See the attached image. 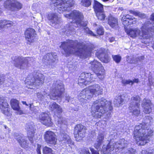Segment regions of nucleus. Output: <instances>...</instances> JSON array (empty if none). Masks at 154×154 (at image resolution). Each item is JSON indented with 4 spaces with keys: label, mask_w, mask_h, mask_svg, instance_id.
I'll use <instances>...</instances> for the list:
<instances>
[{
    "label": "nucleus",
    "mask_w": 154,
    "mask_h": 154,
    "mask_svg": "<svg viewBox=\"0 0 154 154\" xmlns=\"http://www.w3.org/2000/svg\"><path fill=\"white\" fill-rule=\"evenodd\" d=\"M100 59L102 62L106 63L109 61L110 57L107 54H104L103 57H102Z\"/></svg>",
    "instance_id": "c03bdc74"
},
{
    "label": "nucleus",
    "mask_w": 154,
    "mask_h": 154,
    "mask_svg": "<svg viewBox=\"0 0 154 154\" xmlns=\"http://www.w3.org/2000/svg\"><path fill=\"white\" fill-rule=\"evenodd\" d=\"M142 32L137 28L130 29L126 31L127 34L131 37L134 38L138 36L141 37L143 39H147L152 35L154 32V26L152 27L151 24L149 22L146 23L141 28Z\"/></svg>",
    "instance_id": "39448f33"
},
{
    "label": "nucleus",
    "mask_w": 154,
    "mask_h": 154,
    "mask_svg": "<svg viewBox=\"0 0 154 154\" xmlns=\"http://www.w3.org/2000/svg\"><path fill=\"white\" fill-rule=\"evenodd\" d=\"M10 103L11 106L13 109L18 111H19L20 107L19 105V102L18 100L12 99L11 100Z\"/></svg>",
    "instance_id": "72a5a7b5"
},
{
    "label": "nucleus",
    "mask_w": 154,
    "mask_h": 154,
    "mask_svg": "<svg viewBox=\"0 0 154 154\" xmlns=\"http://www.w3.org/2000/svg\"><path fill=\"white\" fill-rule=\"evenodd\" d=\"M93 95L89 88L84 89L79 93L78 98L80 102H86L92 98Z\"/></svg>",
    "instance_id": "dca6fc26"
},
{
    "label": "nucleus",
    "mask_w": 154,
    "mask_h": 154,
    "mask_svg": "<svg viewBox=\"0 0 154 154\" xmlns=\"http://www.w3.org/2000/svg\"><path fill=\"white\" fill-rule=\"evenodd\" d=\"M26 129L27 131L28 137L29 140L31 143H33L35 131L34 125L33 123L27 124L26 126Z\"/></svg>",
    "instance_id": "412c9836"
},
{
    "label": "nucleus",
    "mask_w": 154,
    "mask_h": 154,
    "mask_svg": "<svg viewBox=\"0 0 154 154\" xmlns=\"http://www.w3.org/2000/svg\"><path fill=\"white\" fill-rule=\"evenodd\" d=\"M4 82V79L0 76V85L2 84Z\"/></svg>",
    "instance_id": "0e129e2a"
},
{
    "label": "nucleus",
    "mask_w": 154,
    "mask_h": 154,
    "mask_svg": "<svg viewBox=\"0 0 154 154\" xmlns=\"http://www.w3.org/2000/svg\"><path fill=\"white\" fill-rule=\"evenodd\" d=\"M96 16L99 20H103L105 19V16L103 11L96 13Z\"/></svg>",
    "instance_id": "ea45409f"
},
{
    "label": "nucleus",
    "mask_w": 154,
    "mask_h": 154,
    "mask_svg": "<svg viewBox=\"0 0 154 154\" xmlns=\"http://www.w3.org/2000/svg\"><path fill=\"white\" fill-rule=\"evenodd\" d=\"M34 59L32 57L23 58L22 57L15 56L13 60V63L15 66L20 69H25L28 66L29 63H30Z\"/></svg>",
    "instance_id": "f8f14e48"
},
{
    "label": "nucleus",
    "mask_w": 154,
    "mask_h": 154,
    "mask_svg": "<svg viewBox=\"0 0 154 154\" xmlns=\"http://www.w3.org/2000/svg\"><path fill=\"white\" fill-rule=\"evenodd\" d=\"M93 7L96 13L103 11V5L96 1H94Z\"/></svg>",
    "instance_id": "f704fd0d"
},
{
    "label": "nucleus",
    "mask_w": 154,
    "mask_h": 154,
    "mask_svg": "<svg viewBox=\"0 0 154 154\" xmlns=\"http://www.w3.org/2000/svg\"><path fill=\"white\" fill-rule=\"evenodd\" d=\"M83 29L84 30V31L87 34L93 36H96V35L93 33L92 31L90 30L88 28L85 27L83 28Z\"/></svg>",
    "instance_id": "49530a36"
},
{
    "label": "nucleus",
    "mask_w": 154,
    "mask_h": 154,
    "mask_svg": "<svg viewBox=\"0 0 154 154\" xmlns=\"http://www.w3.org/2000/svg\"><path fill=\"white\" fill-rule=\"evenodd\" d=\"M142 106L143 108V112L146 114H149L152 112V104L151 101L148 99L144 98L142 103Z\"/></svg>",
    "instance_id": "4be33fe9"
},
{
    "label": "nucleus",
    "mask_w": 154,
    "mask_h": 154,
    "mask_svg": "<svg viewBox=\"0 0 154 154\" xmlns=\"http://www.w3.org/2000/svg\"><path fill=\"white\" fill-rule=\"evenodd\" d=\"M30 109L33 112H35V107H32L31 104L30 106Z\"/></svg>",
    "instance_id": "052dcab7"
},
{
    "label": "nucleus",
    "mask_w": 154,
    "mask_h": 154,
    "mask_svg": "<svg viewBox=\"0 0 154 154\" xmlns=\"http://www.w3.org/2000/svg\"><path fill=\"white\" fill-rule=\"evenodd\" d=\"M35 35V30L31 28L27 29L25 32V39L28 43H32L34 42Z\"/></svg>",
    "instance_id": "aec40b11"
},
{
    "label": "nucleus",
    "mask_w": 154,
    "mask_h": 154,
    "mask_svg": "<svg viewBox=\"0 0 154 154\" xmlns=\"http://www.w3.org/2000/svg\"><path fill=\"white\" fill-rule=\"evenodd\" d=\"M152 120V119L151 117L147 116L146 117L144 123L140 124L135 127L134 136L137 144L144 145L148 143L149 137L152 135L153 132L147 127V125H149Z\"/></svg>",
    "instance_id": "f03ea898"
},
{
    "label": "nucleus",
    "mask_w": 154,
    "mask_h": 154,
    "mask_svg": "<svg viewBox=\"0 0 154 154\" xmlns=\"http://www.w3.org/2000/svg\"><path fill=\"white\" fill-rule=\"evenodd\" d=\"M47 17L48 20H50L51 24L53 26L60 23V18L56 13H49Z\"/></svg>",
    "instance_id": "a211bd4d"
},
{
    "label": "nucleus",
    "mask_w": 154,
    "mask_h": 154,
    "mask_svg": "<svg viewBox=\"0 0 154 154\" xmlns=\"http://www.w3.org/2000/svg\"><path fill=\"white\" fill-rule=\"evenodd\" d=\"M45 77L39 72H34L33 74L28 75L25 80L26 87L28 88L35 89L38 88L44 82Z\"/></svg>",
    "instance_id": "0eeeda50"
},
{
    "label": "nucleus",
    "mask_w": 154,
    "mask_h": 154,
    "mask_svg": "<svg viewBox=\"0 0 154 154\" xmlns=\"http://www.w3.org/2000/svg\"><path fill=\"white\" fill-rule=\"evenodd\" d=\"M22 103L23 104H24V105H25L26 106H28V105L26 103V101H22Z\"/></svg>",
    "instance_id": "338daca9"
},
{
    "label": "nucleus",
    "mask_w": 154,
    "mask_h": 154,
    "mask_svg": "<svg viewBox=\"0 0 154 154\" xmlns=\"http://www.w3.org/2000/svg\"><path fill=\"white\" fill-rule=\"evenodd\" d=\"M60 140L62 141H66L70 145H73L74 142L70 138L69 136L66 134L62 132L60 134Z\"/></svg>",
    "instance_id": "2f4dec72"
},
{
    "label": "nucleus",
    "mask_w": 154,
    "mask_h": 154,
    "mask_svg": "<svg viewBox=\"0 0 154 154\" xmlns=\"http://www.w3.org/2000/svg\"><path fill=\"white\" fill-rule=\"evenodd\" d=\"M141 153L142 154L144 153L145 154H154V153L152 152H147L145 150H143L142 151Z\"/></svg>",
    "instance_id": "bf43d9fd"
},
{
    "label": "nucleus",
    "mask_w": 154,
    "mask_h": 154,
    "mask_svg": "<svg viewBox=\"0 0 154 154\" xmlns=\"http://www.w3.org/2000/svg\"><path fill=\"white\" fill-rule=\"evenodd\" d=\"M43 152L44 154H55L51 148L47 146L44 148Z\"/></svg>",
    "instance_id": "58836bf2"
},
{
    "label": "nucleus",
    "mask_w": 154,
    "mask_h": 154,
    "mask_svg": "<svg viewBox=\"0 0 154 154\" xmlns=\"http://www.w3.org/2000/svg\"><path fill=\"white\" fill-rule=\"evenodd\" d=\"M39 138V137H38V136H37V135H35V137L34 139L36 140H38Z\"/></svg>",
    "instance_id": "774afa93"
},
{
    "label": "nucleus",
    "mask_w": 154,
    "mask_h": 154,
    "mask_svg": "<svg viewBox=\"0 0 154 154\" xmlns=\"http://www.w3.org/2000/svg\"><path fill=\"white\" fill-rule=\"evenodd\" d=\"M47 93H46L45 91L38 92L36 94L37 97L39 100H43L44 98V96L46 94H47Z\"/></svg>",
    "instance_id": "79ce46f5"
},
{
    "label": "nucleus",
    "mask_w": 154,
    "mask_h": 154,
    "mask_svg": "<svg viewBox=\"0 0 154 154\" xmlns=\"http://www.w3.org/2000/svg\"><path fill=\"white\" fill-rule=\"evenodd\" d=\"M122 21V23L123 25L126 26L128 25H131L132 24L135 23L137 21L136 19H134L133 21L131 20H128L125 19L124 20H121Z\"/></svg>",
    "instance_id": "c9c22d12"
},
{
    "label": "nucleus",
    "mask_w": 154,
    "mask_h": 154,
    "mask_svg": "<svg viewBox=\"0 0 154 154\" xmlns=\"http://www.w3.org/2000/svg\"><path fill=\"white\" fill-rule=\"evenodd\" d=\"M39 119L44 125L48 126L52 125V123L50 117L47 113H42L40 115Z\"/></svg>",
    "instance_id": "5701e85b"
},
{
    "label": "nucleus",
    "mask_w": 154,
    "mask_h": 154,
    "mask_svg": "<svg viewBox=\"0 0 154 154\" xmlns=\"http://www.w3.org/2000/svg\"><path fill=\"white\" fill-rule=\"evenodd\" d=\"M89 88L93 95L94 94L96 96H98L102 94L103 93V87L98 84L90 86Z\"/></svg>",
    "instance_id": "b1692460"
},
{
    "label": "nucleus",
    "mask_w": 154,
    "mask_h": 154,
    "mask_svg": "<svg viewBox=\"0 0 154 154\" xmlns=\"http://www.w3.org/2000/svg\"><path fill=\"white\" fill-rule=\"evenodd\" d=\"M111 103L108 102L103 98L98 100L94 102L91 111L92 115L95 118H100L106 112H108L106 114L107 118L111 117V111L112 108L111 106Z\"/></svg>",
    "instance_id": "7ed1b4c3"
},
{
    "label": "nucleus",
    "mask_w": 154,
    "mask_h": 154,
    "mask_svg": "<svg viewBox=\"0 0 154 154\" xmlns=\"http://www.w3.org/2000/svg\"><path fill=\"white\" fill-rule=\"evenodd\" d=\"M140 98L138 96H134L131 97L129 109L132 115L138 116L140 114Z\"/></svg>",
    "instance_id": "9b49d317"
},
{
    "label": "nucleus",
    "mask_w": 154,
    "mask_h": 154,
    "mask_svg": "<svg viewBox=\"0 0 154 154\" xmlns=\"http://www.w3.org/2000/svg\"><path fill=\"white\" fill-rule=\"evenodd\" d=\"M139 82V79H134L133 81H132V82H131V85H132L134 83H137Z\"/></svg>",
    "instance_id": "13d9d810"
},
{
    "label": "nucleus",
    "mask_w": 154,
    "mask_h": 154,
    "mask_svg": "<svg viewBox=\"0 0 154 154\" xmlns=\"http://www.w3.org/2000/svg\"><path fill=\"white\" fill-rule=\"evenodd\" d=\"M94 73L93 74L86 72L82 73L81 77L79 79L78 83L80 85L82 84L87 85L92 81H94L97 76L101 80H103L105 76V72L103 66Z\"/></svg>",
    "instance_id": "423d86ee"
},
{
    "label": "nucleus",
    "mask_w": 154,
    "mask_h": 154,
    "mask_svg": "<svg viewBox=\"0 0 154 154\" xmlns=\"http://www.w3.org/2000/svg\"><path fill=\"white\" fill-rule=\"evenodd\" d=\"M90 150L92 152V154H99L98 152L94 150L93 148H90Z\"/></svg>",
    "instance_id": "5fc2aeb1"
},
{
    "label": "nucleus",
    "mask_w": 154,
    "mask_h": 154,
    "mask_svg": "<svg viewBox=\"0 0 154 154\" xmlns=\"http://www.w3.org/2000/svg\"><path fill=\"white\" fill-rule=\"evenodd\" d=\"M64 88L62 82L59 80L54 82L48 95L50 99L55 100L58 98H61Z\"/></svg>",
    "instance_id": "6e6552de"
},
{
    "label": "nucleus",
    "mask_w": 154,
    "mask_h": 154,
    "mask_svg": "<svg viewBox=\"0 0 154 154\" xmlns=\"http://www.w3.org/2000/svg\"><path fill=\"white\" fill-rule=\"evenodd\" d=\"M136 16H138L139 17L142 18H144L146 17L144 14H142V13L138 11H137Z\"/></svg>",
    "instance_id": "603ef678"
},
{
    "label": "nucleus",
    "mask_w": 154,
    "mask_h": 154,
    "mask_svg": "<svg viewBox=\"0 0 154 154\" xmlns=\"http://www.w3.org/2000/svg\"><path fill=\"white\" fill-rule=\"evenodd\" d=\"M105 134L104 133H100L97 137L96 142L94 143V147L97 149H100V146L103 143Z\"/></svg>",
    "instance_id": "a878e982"
},
{
    "label": "nucleus",
    "mask_w": 154,
    "mask_h": 154,
    "mask_svg": "<svg viewBox=\"0 0 154 154\" xmlns=\"http://www.w3.org/2000/svg\"><path fill=\"white\" fill-rule=\"evenodd\" d=\"M66 123V122L65 119L62 117H59L56 123V124L58 126H60L62 124H65Z\"/></svg>",
    "instance_id": "37998d69"
},
{
    "label": "nucleus",
    "mask_w": 154,
    "mask_h": 154,
    "mask_svg": "<svg viewBox=\"0 0 154 154\" xmlns=\"http://www.w3.org/2000/svg\"><path fill=\"white\" fill-rule=\"evenodd\" d=\"M15 138L22 147L25 148L28 147V143L25 137L16 134Z\"/></svg>",
    "instance_id": "bb28decb"
},
{
    "label": "nucleus",
    "mask_w": 154,
    "mask_h": 154,
    "mask_svg": "<svg viewBox=\"0 0 154 154\" xmlns=\"http://www.w3.org/2000/svg\"><path fill=\"white\" fill-rule=\"evenodd\" d=\"M5 8L9 10H19L21 8L22 4L16 0H7L4 4Z\"/></svg>",
    "instance_id": "4468645a"
},
{
    "label": "nucleus",
    "mask_w": 154,
    "mask_h": 154,
    "mask_svg": "<svg viewBox=\"0 0 154 154\" xmlns=\"http://www.w3.org/2000/svg\"><path fill=\"white\" fill-rule=\"evenodd\" d=\"M64 16L66 18L73 20L72 22L67 24L65 26V30H63V31L65 34H70L71 32H73L75 28L76 27V25L77 26H84V22L82 21L83 15L79 11L74 10L70 14H65Z\"/></svg>",
    "instance_id": "20e7f679"
},
{
    "label": "nucleus",
    "mask_w": 154,
    "mask_h": 154,
    "mask_svg": "<svg viewBox=\"0 0 154 154\" xmlns=\"http://www.w3.org/2000/svg\"><path fill=\"white\" fill-rule=\"evenodd\" d=\"M83 154H90L88 149H84L83 150Z\"/></svg>",
    "instance_id": "4d7b16f0"
},
{
    "label": "nucleus",
    "mask_w": 154,
    "mask_h": 154,
    "mask_svg": "<svg viewBox=\"0 0 154 154\" xmlns=\"http://www.w3.org/2000/svg\"><path fill=\"white\" fill-rule=\"evenodd\" d=\"M122 84L125 85L127 84H131L132 82V80H123L122 81Z\"/></svg>",
    "instance_id": "3c124183"
},
{
    "label": "nucleus",
    "mask_w": 154,
    "mask_h": 154,
    "mask_svg": "<svg viewBox=\"0 0 154 154\" xmlns=\"http://www.w3.org/2000/svg\"><path fill=\"white\" fill-rule=\"evenodd\" d=\"M112 57L114 60L117 63H119L121 59V57L119 55H115Z\"/></svg>",
    "instance_id": "de8ad7c7"
},
{
    "label": "nucleus",
    "mask_w": 154,
    "mask_h": 154,
    "mask_svg": "<svg viewBox=\"0 0 154 154\" xmlns=\"http://www.w3.org/2000/svg\"><path fill=\"white\" fill-rule=\"evenodd\" d=\"M151 19L153 21H154V14H152L151 17Z\"/></svg>",
    "instance_id": "69168bd1"
},
{
    "label": "nucleus",
    "mask_w": 154,
    "mask_h": 154,
    "mask_svg": "<svg viewBox=\"0 0 154 154\" xmlns=\"http://www.w3.org/2000/svg\"><path fill=\"white\" fill-rule=\"evenodd\" d=\"M86 130V127L82 125H76L75 128L74 134L77 141H79L85 137Z\"/></svg>",
    "instance_id": "ddd939ff"
},
{
    "label": "nucleus",
    "mask_w": 154,
    "mask_h": 154,
    "mask_svg": "<svg viewBox=\"0 0 154 154\" xmlns=\"http://www.w3.org/2000/svg\"><path fill=\"white\" fill-rule=\"evenodd\" d=\"M88 66L94 72V73L96 71H97L98 69H99L102 66V65L100 62L94 60L89 63Z\"/></svg>",
    "instance_id": "c85d7f7f"
},
{
    "label": "nucleus",
    "mask_w": 154,
    "mask_h": 154,
    "mask_svg": "<svg viewBox=\"0 0 154 154\" xmlns=\"http://www.w3.org/2000/svg\"><path fill=\"white\" fill-rule=\"evenodd\" d=\"M13 23L12 22L9 20H0V32H1V29L7 27H9L12 26Z\"/></svg>",
    "instance_id": "7c9ffc66"
},
{
    "label": "nucleus",
    "mask_w": 154,
    "mask_h": 154,
    "mask_svg": "<svg viewBox=\"0 0 154 154\" xmlns=\"http://www.w3.org/2000/svg\"><path fill=\"white\" fill-rule=\"evenodd\" d=\"M94 46L92 45H85L78 41L68 40L61 42L60 48L62 49V53L66 56L74 54L78 55L82 58H86L91 55Z\"/></svg>",
    "instance_id": "f257e3e1"
},
{
    "label": "nucleus",
    "mask_w": 154,
    "mask_h": 154,
    "mask_svg": "<svg viewBox=\"0 0 154 154\" xmlns=\"http://www.w3.org/2000/svg\"><path fill=\"white\" fill-rule=\"evenodd\" d=\"M97 34L100 35H103L104 33V32L102 27L101 26L99 27L97 29Z\"/></svg>",
    "instance_id": "8fccbe9b"
},
{
    "label": "nucleus",
    "mask_w": 154,
    "mask_h": 154,
    "mask_svg": "<svg viewBox=\"0 0 154 154\" xmlns=\"http://www.w3.org/2000/svg\"><path fill=\"white\" fill-rule=\"evenodd\" d=\"M109 40L110 42H112L114 41L115 38L113 37L110 38H109Z\"/></svg>",
    "instance_id": "e2e57ef3"
},
{
    "label": "nucleus",
    "mask_w": 154,
    "mask_h": 154,
    "mask_svg": "<svg viewBox=\"0 0 154 154\" xmlns=\"http://www.w3.org/2000/svg\"><path fill=\"white\" fill-rule=\"evenodd\" d=\"M65 99L69 102H71L73 101V98H71L69 96L67 95H66L65 97Z\"/></svg>",
    "instance_id": "864d4df0"
},
{
    "label": "nucleus",
    "mask_w": 154,
    "mask_h": 154,
    "mask_svg": "<svg viewBox=\"0 0 154 154\" xmlns=\"http://www.w3.org/2000/svg\"><path fill=\"white\" fill-rule=\"evenodd\" d=\"M144 57L143 56H141L139 57H137L134 59V57L132 58V60L131 61V63L137 64H139V62H140L142 60H144Z\"/></svg>",
    "instance_id": "e433bc0d"
},
{
    "label": "nucleus",
    "mask_w": 154,
    "mask_h": 154,
    "mask_svg": "<svg viewBox=\"0 0 154 154\" xmlns=\"http://www.w3.org/2000/svg\"><path fill=\"white\" fill-rule=\"evenodd\" d=\"M9 106L7 100L4 98L0 97V108L3 111V113L5 115H8V108Z\"/></svg>",
    "instance_id": "cd10ccee"
},
{
    "label": "nucleus",
    "mask_w": 154,
    "mask_h": 154,
    "mask_svg": "<svg viewBox=\"0 0 154 154\" xmlns=\"http://www.w3.org/2000/svg\"><path fill=\"white\" fill-rule=\"evenodd\" d=\"M127 142L124 139H122L113 145L109 142L107 145H104L101 149V153L102 154H109L112 151L114 148L119 149L125 148L127 145Z\"/></svg>",
    "instance_id": "9d476101"
},
{
    "label": "nucleus",
    "mask_w": 154,
    "mask_h": 154,
    "mask_svg": "<svg viewBox=\"0 0 154 154\" xmlns=\"http://www.w3.org/2000/svg\"><path fill=\"white\" fill-rule=\"evenodd\" d=\"M41 147V146L39 145H38L37 147V152L38 153V154H41V151H40V148Z\"/></svg>",
    "instance_id": "6e6d98bb"
},
{
    "label": "nucleus",
    "mask_w": 154,
    "mask_h": 154,
    "mask_svg": "<svg viewBox=\"0 0 154 154\" xmlns=\"http://www.w3.org/2000/svg\"><path fill=\"white\" fill-rule=\"evenodd\" d=\"M57 57L55 53H48L45 55L43 61L45 64L53 65L57 61Z\"/></svg>",
    "instance_id": "f3484780"
},
{
    "label": "nucleus",
    "mask_w": 154,
    "mask_h": 154,
    "mask_svg": "<svg viewBox=\"0 0 154 154\" xmlns=\"http://www.w3.org/2000/svg\"><path fill=\"white\" fill-rule=\"evenodd\" d=\"M105 49H101L97 50L96 53V55L97 57L100 59L102 57H103L105 54Z\"/></svg>",
    "instance_id": "4c0bfd02"
},
{
    "label": "nucleus",
    "mask_w": 154,
    "mask_h": 154,
    "mask_svg": "<svg viewBox=\"0 0 154 154\" xmlns=\"http://www.w3.org/2000/svg\"><path fill=\"white\" fill-rule=\"evenodd\" d=\"M43 137L45 142L48 143L53 145L57 144V139L56 136L52 131H46Z\"/></svg>",
    "instance_id": "2eb2a0df"
},
{
    "label": "nucleus",
    "mask_w": 154,
    "mask_h": 154,
    "mask_svg": "<svg viewBox=\"0 0 154 154\" xmlns=\"http://www.w3.org/2000/svg\"><path fill=\"white\" fill-rule=\"evenodd\" d=\"M50 109L52 111H54L55 115H60L62 112V109L60 106L55 102H51L49 105Z\"/></svg>",
    "instance_id": "393cba45"
},
{
    "label": "nucleus",
    "mask_w": 154,
    "mask_h": 154,
    "mask_svg": "<svg viewBox=\"0 0 154 154\" xmlns=\"http://www.w3.org/2000/svg\"><path fill=\"white\" fill-rule=\"evenodd\" d=\"M52 2L60 13L69 10V7L73 6L75 4L74 0H53Z\"/></svg>",
    "instance_id": "1a4fd4ad"
},
{
    "label": "nucleus",
    "mask_w": 154,
    "mask_h": 154,
    "mask_svg": "<svg viewBox=\"0 0 154 154\" xmlns=\"http://www.w3.org/2000/svg\"><path fill=\"white\" fill-rule=\"evenodd\" d=\"M124 100L122 96L120 94H119L115 97L114 102L115 105L118 106L123 104Z\"/></svg>",
    "instance_id": "473e14b6"
},
{
    "label": "nucleus",
    "mask_w": 154,
    "mask_h": 154,
    "mask_svg": "<svg viewBox=\"0 0 154 154\" xmlns=\"http://www.w3.org/2000/svg\"><path fill=\"white\" fill-rule=\"evenodd\" d=\"M91 0H82L81 5L85 7H89L91 4Z\"/></svg>",
    "instance_id": "a19ab883"
},
{
    "label": "nucleus",
    "mask_w": 154,
    "mask_h": 154,
    "mask_svg": "<svg viewBox=\"0 0 154 154\" xmlns=\"http://www.w3.org/2000/svg\"><path fill=\"white\" fill-rule=\"evenodd\" d=\"M47 17L48 20H50L51 24L53 26L60 23V18L56 13H49Z\"/></svg>",
    "instance_id": "6ab92c4d"
},
{
    "label": "nucleus",
    "mask_w": 154,
    "mask_h": 154,
    "mask_svg": "<svg viewBox=\"0 0 154 154\" xmlns=\"http://www.w3.org/2000/svg\"><path fill=\"white\" fill-rule=\"evenodd\" d=\"M136 153L135 150L132 148H129L126 151L125 154H135Z\"/></svg>",
    "instance_id": "09e8293b"
},
{
    "label": "nucleus",
    "mask_w": 154,
    "mask_h": 154,
    "mask_svg": "<svg viewBox=\"0 0 154 154\" xmlns=\"http://www.w3.org/2000/svg\"><path fill=\"white\" fill-rule=\"evenodd\" d=\"M129 11L130 13L133 14L135 16L136 15L137 11H134L133 10H131Z\"/></svg>",
    "instance_id": "680f3d73"
},
{
    "label": "nucleus",
    "mask_w": 154,
    "mask_h": 154,
    "mask_svg": "<svg viewBox=\"0 0 154 154\" xmlns=\"http://www.w3.org/2000/svg\"><path fill=\"white\" fill-rule=\"evenodd\" d=\"M108 23L112 28H116L118 27V22L117 18L112 16H109L108 18Z\"/></svg>",
    "instance_id": "c756f323"
},
{
    "label": "nucleus",
    "mask_w": 154,
    "mask_h": 154,
    "mask_svg": "<svg viewBox=\"0 0 154 154\" xmlns=\"http://www.w3.org/2000/svg\"><path fill=\"white\" fill-rule=\"evenodd\" d=\"M125 19H127L128 20H131L132 21H133L134 19H136L134 18H133L129 14H126L125 15H123L122 17L121 20H124Z\"/></svg>",
    "instance_id": "a18cd8bd"
}]
</instances>
